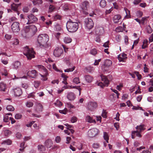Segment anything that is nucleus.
<instances>
[{
  "label": "nucleus",
  "instance_id": "obj_1",
  "mask_svg": "<svg viewBox=\"0 0 153 153\" xmlns=\"http://www.w3.org/2000/svg\"><path fill=\"white\" fill-rule=\"evenodd\" d=\"M48 40L49 36L47 34H40L37 37V45L41 48H48L50 46V44L48 43Z\"/></svg>",
  "mask_w": 153,
  "mask_h": 153
},
{
  "label": "nucleus",
  "instance_id": "obj_2",
  "mask_svg": "<svg viewBox=\"0 0 153 153\" xmlns=\"http://www.w3.org/2000/svg\"><path fill=\"white\" fill-rule=\"evenodd\" d=\"M67 28L70 32H74L77 31L79 27V24L77 22L73 21L69 19L66 23Z\"/></svg>",
  "mask_w": 153,
  "mask_h": 153
},
{
  "label": "nucleus",
  "instance_id": "obj_3",
  "mask_svg": "<svg viewBox=\"0 0 153 153\" xmlns=\"http://www.w3.org/2000/svg\"><path fill=\"white\" fill-rule=\"evenodd\" d=\"M23 53L26 56L28 60H31L32 58L35 57L34 52L33 49L29 48L27 46L24 48Z\"/></svg>",
  "mask_w": 153,
  "mask_h": 153
},
{
  "label": "nucleus",
  "instance_id": "obj_4",
  "mask_svg": "<svg viewBox=\"0 0 153 153\" xmlns=\"http://www.w3.org/2000/svg\"><path fill=\"white\" fill-rule=\"evenodd\" d=\"M26 27L25 31L28 32V34L30 35L31 36H33L37 31L36 27L34 25H32Z\"/></svg>",
  "mask_w": 153,
  "mask_h": 153
},
{
  "label": "nucleus",
  "instance_id": "obj_5",
  "mask_svg": "<svg viewBox=\"0 0 153 153\" xmlns=\"http://www.w3.org/2000/svg\"><path fill=\"white\" fill-rule=\"evenodd\" d=\"M89 6V2L88 1H84L81 4L80 6L82 9V11L83 13L85 15H87L88 14L87 10L88 9Z\"/></svg>",
  "mask_w": 153,
  "mask_h": 153
},
{
  "label": "nucleus",
  "instance_id": "obj_6",
  "mask_svg": "<svg viewBox=\"0 0 153 153\" xmlns=\"http://www.w3.org/2000/svg\"><path fill=\"white\" fill-rule=\"evenodd\" d=\"M102 81L103 82H100L97 84L98 85L103 88L105 87L108 86L109 84V81L106 76L103 75H101Z\"/></svg>",
  "mask_w": 153,
  "mask_h": 153
},
{
  "label": "nucleus",
  "instance_id": "obj_7",
  "mask_svg": "<svg viewBox=\"0 0 153 153\" xmlns=\"http://www.w3.org/2000/svg\"><path fill=\"white\" fill-rule=\"evenodd\" d=\"M97 106L98 104L97 102L90 101L88 103L87 108L88 110L93 111L97 108Z\"/></svg>",
  "mask_w": 153,
  "mask_h": 153
},
{
  "label": "nucleus",
  "instance_id": "obj_8",
  "mask_svg": "<svg viewBox=\"0 0 153 153\" xmlns=\"http://www.w3.org/2000/svg\"><path fill=\"white\" fill-rule=\"evenodd\" d=\"M28 22H25V24H30L34 23L38 21V19L32 14H30L27 16Z\"/></svg>",
  "mask_w": 153,
  "mask_h": 153
},
{
  "label": "nucleus",
  "instance_id": "obj_9",
  "mask_svg": "<svg viewBox=\"0 0 153 153\" xmlns=\"http://www.w3.org/2000/svg\"><path fill=\"white\" fill-rule=\"evenodd\" d=\"M85 26L89 29H91L94 25L93 20L91 19L88 18L85 19Z\"/></svg>",
  "mask_w": 153,
  "mask_h": 153
},
{
  "label": "nucleus",
  "instance_id": "obj_10",
  "mask_svg": "<svg viewBox=\"0 0 153 153\" xmlns=\"http://www.w3.org/2000/svg\"><path fill=\"white\" fill-rule=\"evenodd\" d=\"M98 129L96 128L91 129L88 132V136L90 137H93L97 135L99 132Z\"/></svg>",
  "mask_w": 153,
  "mask_h": 153
},
{
  "label": "nucleus",
  "instance_id": "obj_11",
  "mask_svg": "<svg viewBox=\"0 0 153 153\" xmlns=\"http://www.w3.org/2000/svg\"><path fill=\"white\" fill-rule=\"evenodd\" d=\"M11 29L14 33L18 32L20 30L19 23L17 22H14L11 25Z\"/></svg>",
  "mask_w": 153,
  "mask_h": 153
},
{
  "label": "nucleus",
  "instance_id": "obj_12",
  "mask_svg": "<svg viewBox=\"0 0 153 153\" xmlns=\"http://www.w3.org/2000/svg\"><path fill=\"white\" fill-rule=\"evenodd\" d=\"M63 52L62 49L57 48L54 51L53 54L56 57H59L63 54Z\"/></svg>",
  "mask_w": 153,
  "mask_h": 153
},
{
  "label": "nucleus",
  "instance_id": "obj_13",
  "mask_svg": "<svg viewBox=\"0 0 153 153\" xmlns=\"http://www.w3.org/2000/svg\"><path fill=\"white\" fill-rule=\"evenodd\" d=\"M12 90L15 96H20L22 93V89L19 87L13 88Z\"/></svg>",
  "mask_w": 153,
  "mask_h": 153
},
{
  "label": "nucleus",
  "instance_id": "obj_14",
  "mask_svg": "<svg viewBox=\"0 0 153 153\" xmlns=\"http://www.w3.org/2000/svg\"><path fill=\"white\" fill-rule=\"evenodd\" d=\"M41 71L43 72V75L40 74V76L42 77H44L45 78V79L41 78V80L43 81H45L47 80L48 78H47V76L48 75V70L44 66V69L42 68Z\"/></svg>",
  "mask_w": 153,
  "mask_h": 153
},
{
  "label": "nucleus",
  "instance_id": "obj_15",
  "mask_svg": "<svg viewBox=\"0 0 153 153\" xmlns=\"http://www.w3.org/2000/svg\"><path fill=\"white\" fill-rule=\"evenodd\" d=\"M27 75L32 78H36L38 75V72L35 70L29 71L27 73Z\"/></svg>",
  "mask_w": 153,
  "mask_h": 153
},
{
  "label": "nucleus",
  "instance_id": "obj_16",
  "mask_svg": "<svg viewBox=\"0 0 153 153\" xmlns=\"http://www.w3.org/2000/svg\"><path fill=\"white\" fill-rule=\"evenodd\" d=\"M112 64V62L110 60L107 59L105 61V63L101 66V68L102 70L106 71L105 69L106 67H108Z\"/></svg>",
  "mask_w": 153,
  "mask_h": 153
},
{
  "label": "nucleus",
  "instance_id": "obj_17",
  "mask_svg": "<svg viewBox=\"0 0 153 153\" xmlns=\"http://www.w3.org/2000/svg\"><path fill=\"white\" fill-rule=\"evenodd\" d=\"M141 132L138 130L134 131L131 132V138L132 139L135 138V136L137 137L140 138L142 137V136L141 134Z\"/></svg>",
  "mask_w": 153,
  "mask_h": 153
},
{
  "label": "nucleus",
  "instance_id": "obj_18",
  "mask_svg": "<svg viewBox=\"0 0 153 153\" xmlns=\"http://www.w3.org/2000/svg\"><path fill=\"white\" fill-rule=\"evenodd\" d=\"M67 97L69 100L73 101L75 98L76 95L73 92H70L67 93Z\"/></svg>",
  "mask_w": 153,
  "mask_h": 153
},
{
  "label": "nucleus",
  "instance_id": "obj_19",
  "mask_svg": "<svg viewBox=\"0 0 153 153\" xmlns=\"http://www.w3.org/2000/svg\"><path fill=\"white\" fill-rule=\"evenodd\" d=\"M96 33L98 35L100 36L103 34L104 31V28L102 27H100L97 28L96 30Z\"/></svg>",
  "mask_w": 153,
  "mask_h": 153
},
{
  "label": "nucleus",
  "instance_id": "obj_20",
  "mask_svg": "<svg viewBox=\"0 0 153 153\" xmlns=\"http://www.w3.org/2000/svg\"><path fill=\"white\" fill-rule=\"evenodd\" d=\"M19 5L20 4H16L14 3L11 5V9L16 12L18 15H19V12L18 11L17 8Z\"/></svg>",
  "mask_w": 153,
  "mask_h": 153
},
{
  "label": "nucleus",
  "instance_id": "obj_21",
  "mask_svg": "<svg viewBox=\"0 0 153 153\" xmlns=\"http://www.w3.org/2000/svg\"><path fill=\"white\" fill-rule=\"evenodd\" d=\"M53 142L51 139H48L45 142V145L47 148H51L53 145Z\"/></svg>",
  "mask_w": 153,
  "mask_h": 153
},
{
  "label": "nucleus",
  "instance_id": "obj_22",
  "mask_svg": "<svg viewBox=\"0 0 153 153\" xmlns=\"http://www.w3.org/2000/svg\"><path fill=\"white\" fill-rule=\"evenodd\" d=\"M145 125L144 124H141L139 126H137L136 127V129L140 132H141L145 130Z\"/></svg>",
  "mask_w": 153,
  "mask_h": 153
},
{
  "label": "nucleus",
  "instance_id": "obj_23",
  "mask_svg": "<svg viewBox=\"0 0 153 153\" xmlns=\"http://www.w3.org/2000/svg\"><path fill=\"white\" fill-rule=\"evenodd\" d=\"M38 149L40 153H44L46 150L45 146L42 145H39L38 146Z\"/></svg>",
  "mask_w": 153,
  "mask_h": 153
},
{
  "label": "nucleus",
  "instance_id": "obj_24",
  "mask_svg": "<svg viewBox=\"0 0 153 153\" xmlns=\"http://www.w3.org/2000/svg\"><path fill=\"white\" fill-rule=\"evenodd\" d=\"M121 18V16L120 15H115L113 18V20L114 23H117L119 21Z\"/></svg>",
  "mask_w": 153,
  "mask_h": 153
},
{
  "label": "nucleus",
  "instance_id": "obj_25",
  "mask_svg": "<svg viewBox=\"0 0 153 153\" xmlns=\"http://www.w3.org/2000/svg\"><path fill=\"white\" fill-rule=\"evenodd\" d=\"M7 88V85L5 83L3 82L0 83V91H4Z\"/></svg>",
  "mask_w": 153,
  "mask_h": 153
},
{
  "label": "nucleus",
  "instance_id": "obj_26",
  "mask_svg": "<svg viewBox=\"0 0 153 153\" xmlns=\"http://www.w3.org/2000/svg\"><path fill=\"white\" fill-rule=\"evenodd\" d=\"M85 120L87 121L90 123H96V121L95 120H93L89 116H87L86 117Z\"/></svg>",
  "mask_w": 153,
  "mask_h": 153
},
{
  "label": "nucleus",
  "instance_id": "obj_27",
  "mask_svg": "<svg viewBox=\"0 0 153 153\" xmlns=\"http://www.w3.org/2000/svg\"><path fill=\"white\" fill-rule=\"evenodd\" d=\"M72 39L69 36H66L64 38L63 41L65 43H69L71 42Z\"/></svg>",
  "mask_w": 153,
  "mask_h": 153
},
{
  "label": "nucleus",
  "instance_id": "obj_28",
  "mask_svg": "<svg viewBox=\"0 0 153 153\" xmlns=\"http://www.w3.org/2000/svg\"><path fill=\"white\" fill-rule=\"evenodd\" d=\"M21 65V63L18 61L15 62L13 64L14 68L15 69H17Z\"/></svg>",
  "mask_w": 153,
  "mask_h": 153
},
{
  "label": "nucleus",
  "instance_id": "obj_29",
  "mask_svg": "<svg viewBox=\"0 0 153 153\" xmlns=\"http://www.w3.org/2000/svg\"><path fill=\"white\" fill-rule=\"evenodd\" d=\"M32 2L34 5H39L42 3V0H33Z\"/></svg>",
  "mask_w": 153,
  "mask_h": 153
},
{
  "label": "nucleus",
  "instance_id": "obj_30",
  "mask_svg": "<svg viewBox=\"0 0 153 153\" xmlns=\"http://www.w3.org/2000/svg\"><path fill=\"white\" fill-rule=\"evenodd\" d=\"M103 137L107 143H108L109 136L107 133L105 132H103Z\"/></svg>",
  "mask_w": 153,
  "mask_h": 153
},
{
  "label": "nucleus",
  "instance_id": "obj_31",
  "mask_svg": "<svg viewBox=\"0 0 153 153\" xmlns=\"http://www.w3.org/2000/svg\"><path fill=\"white\" fill-rule=\"evenodd\" d=\"M12 141L9 139H7L3 141L1 143L2 144H7V145H10L12 143Z\"/></svg>",
  "mask_w": 153,
  "mask_h": 153
},
{
  "label": "nucleus",
  "instance_id": "obj_32",
  "mask_svg": "<svg viewBox=\"0 0 153 153\" xmlns=\"http://www.w3.org/2000/svg\"><path fill=\"white\" fill-rule=\"evenodd\" d=\"M85 80L88 82H91L93 80V78L89 75H86L85 76Z\"/></svg>",
  "mask_w": 153,
  "mask_h": 153
},
{
  "label": "nucleus",
  "instance_id": "obj_33",
  "mask_svg": "<svg viewBox=\"0 0 153 153\" xmlns=\"http://www.w3.org/2000/svg\"><path fill=\"white\" fill-rule=\"evenodd\" d=\"M100 5L102 7H104L106 5V2L105 0H101L100 2Z\"/></svg>",
  "mask_w": 153,
  "mask_h": 153
},
{
  "label": "nucleus",
  "instance_id": "obj_34",
  "mask_svg": "<svg viewBox=\"0 0 153 153\" xmlns=\"http://www.w3.org/2000/svg\"><path fill=\"white\" fill-rule=\"evenodd\" d=\"M124 9L125 10L126 12V15L125 17L127 18L128 19L131 18V15L130 13V12L129 10L127 9L126 8H124Z\"/></svg>",
  "mask_w": 153,
  "mask_h": 153
},
{
  "label": "nucleus",
  "instance_id": "obj_35",
  "mask_svg": "<svg viewBox=\"0 0 153 153\" xmlns=\"http://www.w3.org/2000/svg\"><path fill=\"white\" fill-rule=\"evenodd\" d=\"M6 109L9 111H13L14 110V108L13 106L11 105H9L7 106Z\"/></svg>",
  "mask_w": 153,
  "mask_h": 153
},
{
  "label": "nucleus",
  "instance_id": "obj_36",
  "mask_svg": "<svg viewBox=\"0 0 153 153\" xmlns=\"http://www.w3.org/2000/svg\"><path fill=\"white\" fill-rule=\"evenodd\" d=\"M37 109H38V111H42V109L43 108L42 105L40 103H38L36 105Z\"/></svg>",
  "mask_w": 153,
  "mask_h": 153
},
{
  "label": "nucleus",
  "instance_id": "obj_37",
  "mask_svg": "<svg viewBox=\"0 0 153 153\" xmlns=\"http://www.w3.org/2000/svg\"><path fill=\"white\" fill-rule=\"evenodd\" d=\"M40 84V82L39 81H34L33 82L34 86L36 88H37L39 87Z\"/></svg>",
  "mask_w": 153,
  "mask_h": 153
},
{
  "label": "nucleus",
  "instance_id": "obj_38",
  "mask_svg": "<svg viewBox=\"0 0 153 153\" xmlns=\"http://www.w3.org/2000/svg\"><path fill=\"white\" fill-rule=\"evenodd\" d=\"M55 9V7L54 6L51 5L49 7V11L50 12H53Z\"/></svg>",
  "mask_w": 153,
  "mask_h": 153
},
{
  "label": "nucleus",
  "instance_id": "obj_39",
  "mask_svg": "<svg viewBox=\"0 0 153 153\" xmlns=\"http://www.w3.org/2000/svg\"><path fill=\"white\" fill-rule=\"evenodd\" d=\"M133 110H140L142 111H144V110L141 107H140L139 106H133V107L132 108Z\"/></svg>",
  "mask_w": 153,
  "mask_h": 153
},
{
  "label": "nucleus",
  "instance_id": "obj_40",
  "mask_svg": "<svg viewBox=\"0 0 153 153\" xmlns=\"http://www.w3.org/2000/svg\"><path fill=\"white\" fill-rule=\"evenodd\" d=\"M9 118L7 115H5L4 116L3 120L5 122H7L9 121Z\"/></svg>",
  "mask_w": 153,
  "mask_h": 153
},
{
  "label": "nucleus",
  "instance_id": "obj_41",
  "mask_svg": "<svg viewBox=\"0 0 153 153\" xmlns=\"http://www.w3.org/2000/svg\"><path fill=\"white\" fill-rule=\"evenodd\" d=\"M25 145V142H22L20 144V147L21 148L19 149V150L22 152H23L24 149L25 148L24 146Z\"/></svg>",
  "mask_w": 153,
  "mask_h": 153
},
{
  "label": "nucleus",
  "instance_id": "obj_42",
  "mask_svg": "<svg viewBox=\"0 0 153 153\" xmlns=\"http://www.w3.org/2000/svg\"><path fill=\"white\" fill-rule=\"evenodd\" d=\"M97 53V50L95 48L92 49L90 51V53L93 55H95Z\"/></svg>",
  "mask_w": 153,
  "mask_h": 153
},
{
  "label": "nucleus",
  "instance_id": "obj_43",
  "mask_svg": "<svg viewBox=\"0 0 153 153\" xmlns=\"http://www.w3.org/2000/svg\"><path fill=\"white\" fill-rule=\"evenodd\" d=\"M100 144L98 143H94L92 146V147L94 149H98L99 148Z\"/></svg>",
  "mask_w": 153,
  "mask_h": 153
},
{
  "label": "nucleus",
  "instance_id": "obj_44",
  "mask_svg": "<svg viewBox=\"0 0 153 153\" xmlns=\"http://www.w3.org/2000/svg\"><path fill=\"white\" fill-rule=\"evenodd\" d=\"M146 29L147 32L149 33H150L152 32V29L149 25H148Z\"/></svg>",
  "mask_w": 153,
  "mask_h": 153
},
{
  "label": "nucleus",
  "instance_id": "obj_45",
  "mask_svg": "<svg viewBox=\"0 0 153 153\" xmlns=\"http://www.w3.org/2000/svg\"><path fill=\"white\" fill-rule=\"evenodd\" d=\"M59 112L60 113H62L64 114H66L68 112V110L67 108H65L64 110H59Z\"/></svg>",
  "mask_w": 153,
  "mask_h": 153
},
{
  "label": "nucleus",
  "instance_id": "obj_46",
  "mask_svg": "<svg viewBox=\"0 0 153 153\" xmlns=\"http://www.w3.org/2000/svg\"><path fill=\"white\" fill-rule=\"evenodd\" d=\"M75 66H73L72 68H69L65 70L64 71L65 72L73 71L75 69Z\"/></svg>",
  "mask_w": 153,
  "mask_h": 153
},
{
  "label": "nucleus",
  "instance_id": "obj_47",
  "mask_svg": "<svg viewBox=\"0 0 153 153\" xmlns=\"http://www.w3.org/2000/svg\"><path fill=\"white\" fill-rule=\"evenodd\" d=\"M73 82L76 84H78L80 83L79 79V77H75L73 79Z\"/></svg>",
  "mask_w": 153,
  "mask_h": 153
},
{
  "label": "nucleus",
  "instance_id": "obj_48",
  "mask_svg": "<svg viewBox=\"0 0 153 153\" xmlns=\"http://www.w3.org/2000/svg\"><path fill=\"white\" fill-rule=\"evenodd\" d=\"M35 93V92H32L31 93H30V94H29L28 95V96H27V98H30V97H32L33 98H35V96L34 95V94Z\"/></svg>",
  "mask_w": 153,
  "mask_h": 153
},
{
  "label": "nucleus",
  "instance_id": "obj_49",
  "mask_svg": "<svg viewBox=\"0 0 153 153\" xmlns=\"http://www.w3.org/2000/svg\"><path fill=\"white\" fill-rule=\"evenodd\" d=\"M70 7L71 6L70 4H65L64 6V8L65 10H70L71 9Z\"/></svg>",
  "mask_w": 153,
  "mask_h": 153
},
{
  "label": "nucleus",
  "instance_id": "obj_50",
  "mask_svg": "<svg viewBox=\"0 0 153 153\" xmlns=\"http://www.w3.org/2000/svg\"><path fill=\"white\" fill-rule=\"evenodd\" d=\"M107 112L106 111V110L103 109L102 116V117L104 118H106L107 117Z\"/></svg>",
  "mask_w": 153,
  "mask_h": 153
},
{
  "label": "nucleus",
  "instance_id": "obj_51",
  "mask_svg": "<svg viewBox=\"0 0 153 153\" xmlns=\"http://www.w3.org/2000/svg\"><path fill=\"white\" fill-rule=\"evenodd\" d=\"M33 103L30 102H27L26 104V105L27 107H31L33 105Z\"/></svg>",
  "mask_w": 153,
  "mask_h": 153
},
{
  "label": "nucleus",
  "instance_id": "obj_52",
  "mask_svg": "<svg viewBox=\"0 0 153 153\" xmlns=\"http://www.w3.org/2000/svg\"><path fill=\"white\" fill-rule=\"evenodd\" d=\"M77 120V117L75 116H73L71 118V122L72 123H74L76 122Z\"/></svg>",
  "mask_w": 153,
  "mask_h": 153
},
{
  "label": "nucleus",
  "instance_id": "obj_53",
  "mask_svg": "<svg viewBox=\"0 0 153 153\" xmlns=\"http://www.w3.org/2000/svg\"><path fill=\"white\" fill-rule=\"evenodd\" d=\"M22 115L20 114H17L15 115V118L16 119H19L22 118Z\"/></svg>",
  "mask_w": 153,
  "mask_h": 153
},
{
  "label": "nucleus",
  "instance_id": "obj_54",
  "mask_svg": "<svg viewBox=\"0 0 153 153\" xmlns=\"http://www.w3.org/2000/svg\"><path fill=\"white\" fill-rule=\"evenodd\" d=\"M54 19L56 20L57 19H60L61 18V16L59 15H56L54 16Z\"/></svg>",
  "mask_w": 153,
  "mask_h": 153
},
{
  "label": "nucleus",
  "instance_id": "obj_55",
  "mask_svg": "<svg viewBox=\"0 0 153 153\" xmlns=\"http://www.w3.org/2000/svg\"><path fill=\"white\" fill-rule=\"evenodd\" d=\"M125 42L126 45L128 44V38L127 36H124Z\"/></svg>",
  "mask_w": 153,
  "mask_h": 153
},
{
  "label": "nucleus",
  "instance_id": "obj_56",
  "mask_svg": "<svg viewBox=\"0 0 153 153\" xmlns=\"http://www.w3.org/2000/svg\"><path fill=\"white\" fill-rule=\"evenodd\" d=\"M39 71H42V68L44 69V66L41 65H38L36 66Z\"/></svg>",
  "mask_w": 153,
  "mask_h": 153
},
{
  "label": "nucleus",
  "instance_id": "obj_57",
  "mask_svg": "<svg viewBox=\"0 0 153 153\" xmlns=\"http://www.w3.org/2000/svg\"><path fill=\"white\" fill-rule=\"evenodd\" d=\"M109 41H108L106 42H105L103 45V46L105 48H108L109 47Z\"/></svg>",
  "mask_w": 153,
  "mask_h": 153
},
{
  "label": "nucleus",
  "instance_id": "obj_58",
  "mask_svg": "<svg viewBox=\"0 0 153 153\" xmlns=\"http://www.w3.org/2000/svg\"><path fill=\"white\" fill-rule=\"evenodd\" d=\"M137 16L141 17L142 16L143 13L142 11H138L137 12Z\"/></svg>",
  "mask_w": 153,
  "mask_h": 153
},
{
  "label": "nucleus",
  "instance_id": "obj_59",
  "mask_svg": "<svg viewBox=\"0 0 153 153\" xmlns=\"http://www.w3.org/2000/svg\"><path fill=\"white\" fill-rule=\"evenodd\" d=\"M147 19L146 18V17H143L142 18L141 21V24L143 25L144 23L145 22Z\"/></svg>",
  "mask_w": 153,
  "mask_h": 153
},
{
  "label": "nucleus",
  "instance_id": "obj_60",
  "mask_svg": "<svg viewBox=\"0 0 153 153\" xmlns=\"http://www.w3.org/2000/svg\"><path fill=\"white\" fill-rule=\"evenodd\" d=\"M67 106L70 108H73L74 107V106L72 105L70 102L67 103Z\"/></svg>",
  "mask_w": 153,
  "mask_h": 153
},
{
  "label": "nucleus",
  "instance_id": "obj_61",
  "mask_svg": "<svg viewBox=\"0 0 153 153\" xmlns=\"http://www.w3.org/2000/svg\"><path fill=\"white\" fill-rule=\"evenodd\" d=\"M29 10V8L28 7H24L23 9V11L25 13H27L28 12Z\"/></svg>",
  "mask_w": 153,
  "mask_h": 153
},
{
  "label": "nucleus",
  "instance_id": "obj_62",
  "mask_svg": "<svg viewBox=\"0 0 153 153\" xmlns=\"http://www.w3.org/2000/svg\"><path fill=\"white\" fill-rule=\"evenodd\" d=\"M55 28L56 29V30L57 31H59L61 29L60 26L59 25H57L55 26Z\"/></svg>",
  "mask_w": 153,
  "mask_h": 153
},
{
  "label": "nucleus",
  "instance_id": "obj_63",
  "mask_svg": "<svg viewBox=\"0 0 153 153\" xmlns=\"http://www.w3.org/2000/svg\"><path fill=\"white\" fill-rule=\"evenodd\" d=\"M141 1V0H134L133 1V4L135 5L138 4Z\"/></svg>",
  "mask_w": 153,
  "mask_h": 153
},
{
  "label": "nucleus",
  "instance_id": "obj_64",
  "mask_svg": "<svg viewBox=\"0 0 153 153\" xmlns=\"http://www.w3.org/2000/svg\"><path fill=\"white\" fill-rule=\"evenodd\" d=\"M5 37L6 39L8 40L11 38V36L8 34H6L5 36Z\"/></svg>",
  "mask_w": 153,
  "mask_h": 153
}]
</instances>
